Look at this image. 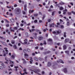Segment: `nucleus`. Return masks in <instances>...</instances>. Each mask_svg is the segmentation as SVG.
<instances>
[{"label":"nucleus","instance_id":"f257e3e1","mask_svg":"<svg viewBox=\"0 0 75 75\" xmlns=\"http://www.w3.org/2000/svg\"><path fill=\"white\" fill-rule=\"evenodd\" d=\"M23 71L24 72L23 74L21 73V71L19 72V73L20 74H21V75H25V74H26V75H27V74H28V73L27 72V69H26L25 68L24 69Z\"/></svg>","mask_w":75,"mask_h":75},{"label":"nucleus","instance_id":"f03ea898","mask_svg":"<svg viewBox=\"0 0 75 75\" xmlns=\"http://www.w3.org/2000/svg\"><path fill=\"white\" fill-rule=\"evenodd\" d=\"M16 14H20V13H21V10L19 8H16Z\"/></svg>","mask_w":75,"mask_h":75},{"label":"nucleus","instance_id":"7ed1b4c3","mask_svg":"<svg viewBox=\"0 0 75 75\" xmlns=\"http://www.w3.org/2000/svg\"><path fill=\"white\" fill-rule=\"evenodd\" d=\"M30 71H33L36 73V74H38L39 75H40V74L38 73V72H40V69H35V71H34L31 69Z\"/></svg>","mask_w":75,"mask_h":75},{"label":"nucleus","instance_id":"20e7f679","mask_svg":"<svg viewBox=\"0 0 75 75\" xmlns=\"http://www.w3.org/2000/svg\"><path fill=\"white\" fill-rule=\"evenodd\" d=\"M24 43H23L21 42H20L22 44H27V39H25V40H24Z\"/></svg>","mask_w":75,"mask_h":75},{"label":"nucleus","instance_id":"39448f33","mask_svg":"<svg viewBox=\"0 0 75 75\" xmlns=\"http://www.w3.org/2000/svg\"><path fill=\"white\" fill-rule=\"evenodd\" d=\"M43 37L42 36H39L38 38V39L39 41H41V40H43Z\"/></svg>","mask_w":75,"mask_h":75},{"label":"nucleus","instance_id":"423d86ee","mask_svg":"<svg viewBox=\"0 0 75 75\" xmlns=\"http://www.w3.org/2000/svg\"><path fill=\"white\" fill-rule=\"evenodd\" d=\"M47 41L48 42H50L51 43H52V40L51 39L49 38L47 40Z\"/></svg>","mask_w":75,"mask_h":75},{"label":"nucleus","instance_id":"0eeeda50","mask_svg":"<svg viewBox=\"0 0 75 75\" xmlns=\"http://www.w3.org/2000/svg\"><path fill=\"white\" fill-rule=\"evenodd\" d=\"M69 41V39H66L64 41L65 44H66L67 42H68Z\"/></svg>","mask_w":75,"mask_h":75},{"label":"nucleus","instance_id":"6e6552de","mask_svg":"<svg viewBox=\"0 0 75 75\" xmlns=\"http://www.w3.org/2000/svg\"><path fill=\"white\" fill-rule=\"evenodd\" d=\"M24 10L25 11H27V4H25L24 5Z\"/></svg>","mask_w":75,"mask_h":75},{"label":"nucleus","instance_id":"1a4fd4ad","mask_svg":"<svg viewBox=\"0 0 75 75\" xmlns=\"http://www.w3.org/2000/svg\"><path fill=\"white\" fill-rule=\"evenodd\" d=\"M4 50H5V51L6 52V54H8V50H7V48L5 47L4 48Z\"/></svg>","mask_w":75,"mask_h":75},{"label":"nucleus","instance_id":"9d476101","mask_svg":"<svg viewBox=\"0 0 75 75\" xmlns=\"http://www.w3.org/2000/svg\"><path fill=\"white\" fill-rule=\"evenodd\" d=\"M52 64H51V63L50 62H48L47 63V66L49 67H51V65Z\"/></svg>","mask_w":75,"mask_h":75},{"label":"nucleus","instance_id":"9b49d317","mask_svg":"<svg viewBox=\"0 0 75 75\" xmlns=\"http://www.w3.org/2000/svg\"><path fill=\"white\" fill-rule=\"evenodd\" d=\"M24 56L25 58H28V55L27 53L25 54Z\"/></svg>","mask_w":75,"mask_h":75},{"label":"nucleus","instance_id":"f8f14e48","mask_svg":"<svg viewBox=\"0 0 75 75\" xmlns=\"http://www.w3.org/2000/svg\"><path fill=\"white\" fill-rule=\"evenodd\" d=\"M63 50H66V49H67V46H66V45H64L63 46Z\"/></svg>","mask_w":75,"mask_h":75},{"label":"nucleus","instance_id":"ddd939ff","mask_svg":"<svg viewBox=\"0 0 75 75\" xmlns=\"http://www.w3.org/2000/svg\"><path fill=\"white\" fill-rule=\"evenodd\" d=\"M51 52L50 51H48L47 52H44V54H50Z\"/></svg>","mask_w":75,"mask_h":75},{"label":"nucleus","instance_id":"4468645a","mask_svg":"<svg viewBox=\"0 0 75 75\" xmlns=\"http://www.w3.org/2000/svg\"><path fill=\"white\" fill-rule=\"evenodd\" d=\"M57 34H61V30H59L57 31Z\"/></svg>","mask_w":75,"mask_h":75},{"label":"nucleus","instance_id":"2eb2a0df","mask_svg":"<svg viewBox=\"0 0 75 75\" xmlns=\"http://www.w3.org/2000/svg\"><path fill=\"white\" fill-rule=\"evenodd\" d=\"M65 52L66 54H67L68 55H69V51L66 50L65 51Z\"/></svg>","mask_w":75,"mask_h":75},{"label":"nucleus","instance_id":"dca6fc26","mask_svg":"<svg viewBox=\"0 0 75 75\" xmlns=\"http://www.w3.org/2000/svg\"><path fill=\"white\" fill-rule=\"evenodd\" d=\"M63 71L65 73H67V68H64L63 69Z\"/></svg>","mask_w":75,"mask_h":75},{"label":"nucleus","instance_id":"f3484780","mask_svg":"<svg viewBox=\"0 0 75 75\" xmlns=\"http://www.w3.org/2000/svg\"><path fill=\"white\" fill-rule=\"evenodd\" d=\"M12 28L11 27H10V28H9V29H10V31L11 32H12V31L13 32H14V30H12L11 29Z\"/></svg>","mask_w":75,"mask_h":75},{"label":"nucleus","instance_id":"a211bd4d","mask_svg":"<svg viewBox=\"0 0 75 75\" xmlns=\"http://www.w3.org/2000/svg\"><path fill=\"white\" fill-rule=\"evenodd\" d=\"M11 43L12 44H15V41L13 40H12L11 41Z\"/></svg>","mask_w":75,"mask_h":75},{"label":"nucleus","instance_id":"6ab92c4d","mask_svg":"<svg viewBox=\"0 0 75 75\" xmlns=\"http://www.w3.org/2000/svg\"><path fill=\"white\" fill-rule=\"evenodd\" d=\"M11 58H12L13 59H14L15 58V55H13L11 56Z\"/></svg>","mask_w":75,"mask_h":75},{"label":"nucleus","instance_id":"aec40b11","mask_svg":"<svg viewBox=\"0 0 75 75\" xmlns=\"http://www.w3.org/2000/svg\"><path fill=\"white\" fill-rule=\"evenodd\" d=\"M16 69L15 71H17L18 70L17 69V68H18V66H15L14 67Z\"/></svg>","mask_w":75,"mask_h":75},{"label":"nucleus","instance_id":"412c9836","mask_svg":"<svg viewBox=\"0 0 75 75\" xmlns=\"http://www.w3.org/2000/svg\"><path fill=\"white\" fill-rule=\"evenodd\" d=\"M18 30L20 31L21 30V31H24V29H23V28H20L19 29H18Z\"/></svg>","mask_w":75,"mask_h":75},{"label":"nucleus","instance_id":"4be33fe9","mask_svg":"<svg viewBox=\"0 0 75 75\" xmlns=\"http://www.w3.org/2000/svg\"><path fill=\"white\" fill-rule=\"evenodd\" d=\"M59 62H60L61 63H62V64H64V62H63V61L62 60H59Z\"/></svg>","mask_w":75,"mask_h":75},{"label":"nucleus","instance_id":"5701e85b","mask_svg":"<svg viewBox=\"0 0 75 75\" xmlns=\"http://www.w3.org/2000/svg\"><path fill=\"white\" fill-rule=\"evenodd\" d=\"M13 28L15 30H17V29H18V28H17V27H15Z\"/></svg>","mask_w":75,"mask_h":75},{"label":"nucleus","instance_id":"b1692460","mask_svg":"<svg viewBox=\"0 0 75 75\" xmlns=\"http://www.w3.org/2000/svg\"><path fill=\"white\" fill-rule=\"evenodd\" d=\"M31 12L32 13H33V12H34V10H29V13L30 14Z\"/></svg>","mask_w":75,"mask_h":75},{"label":"nucleus","instance_id":"393cba45","mask_svg":"<svg viewBox=\"0 0 75 75\" xmlns=\"http://www.w3.org/2000/svg\"><path fill=\"white\" fill-rule=\"evenodd\" d=\"M10 20L12 23H14V20L13 19H10Z\"/></svg>","mask_w":75,"mask_h":75},{"label":"nucleus","instance_id":"a878e982","mask_svg":"<svg viewBox=\"0 0 75 75\" xmlns=\"http://www.w3.org/2000/svg\"><path fill=\"white\" fill-rule=\"evenodd\" d=\"M9 61L10 62V64H14V62H13L12 61H11L10 60H9Z\"/></svg>","mask_w":75,"mask_h":75},{"label":"nucleus","instance_id":"bb28decb","mask_svg":"<svg viewBox=\"0 0 75 75\" xmlns=\"http://www.w3.org/2000/svg\"><path fill=\"white\" fill-rule=\"evenodd\" d=\"M64 4H65V3L62 2H61L59 3V4H60V5H64Z\"/></svg>","mask_w":75,"mask_h":75},{"label":"nucleus","instance_id":"cd10ccee","mask_svg":"<svg viewBox=\"0 0 75 75\" xmlns=\"http://www.w3.org/2000/svg\"><path fill=\"white\" fill-rule=\"evenodd\" d=\"M59 9L60 10H64V8L62 6H61L60 7Z\"/></svg>","mask_w":75,"mask_h":75},{"label":"nucleus","instance_id":"c85d7f7f","mask_svg":"<svg viewBox=\"0 0 75 75\" xmlns=\"http://www.w3.org/2000/svg\"><path fill=\"white\" fill-rule=\"evenodd\" d=\"M64 37H67V35H66V32L64 33Z\"/></svg>","mask_w":75,"mask_h":75},{"label":"nucleus","instance_id":"c756f323","mask_svg":"<svg viewBox=\"0 0 75 75\" xmlns=\"http://www.w3.org/2000/svg\"><path fill=\"white\" fill-rule=\"evenodd\" d=\"M43 44L44 45H46L47 44V43L46 42V41L45 40H44Z\"/></svg>","mask_w":75,"mask_h":75},{"label":"nucleus","instance_id":"7c9ffc66","mask_svg":"<svg viewBox=\"0 0 75 75\" xmlns=\"http://www.w3.org/2000/svg\"><path fill=\"white\" fill-rule=\"evenodd\" d=\"M23 51L24 53H26L27 52V50H26L25 49L23 50Z\"/></svg>","mask_w":75,"mask_h":75},{"label":"nucleus","instance_id":"2f4dec72","mask_svg":"<svg viewBox=\"0 0 75 75\" xmlns=\"http://www.w3.org/2000/svg\"><path fill=\"white\" fill-rule=\"evenodd\" d=\"M34 59L35 60V61H38V59H37V58H36V57H35L34 58Z\"/></svg>","mask_w":75,"mask_h":75},{"label":"nucleus","instance_id":"473e14b6","mask_svg":"<svg viewBox=\"0 0 75 75\" xmlns=\"http://www.w3.org/2000/svg\"><path fill=\"white\" fill-rule=\"evenodd\" d=\"M13 47L15 49H17V46H16V45H14Z\"/></svg>","mask_w":75,"mask_h":75},{"label":"nucleus","instance_id":"72a5a7b5","mask_svg":"<svg viewBox=\"0 0 75 75\" xmlns=\"http://www.w3.org/2000/svg\"><path fill=\"white\" fill-rule=\"evenodd\" d=\"M25 35L26 37H28V33H25Z\"/></svg>","mask_w":75,"mask_h":75},{"label":"nucleus","instance_id":"f704fd0d","mask_svg":"<svg viewBox=\"0 0 75 75\" xmlns=\"http://www.w3.org/2000/svg\"><path fill=\"white\" fill-rule=\"evenodd\" d=\"M38 14H34V17H37V16H38Z\"/></svg>","mask_w":75,"mask_h":75},{"label":"nucleus","instance_id":"c9c22d12","mask_svg":"<svg viewBox=\"0 0 75 75\" xmlns=\"http://www.w3.org/2000/svg\"><path fill=\"white\" fill-rule=\"evenodd\" d=\"M33 60H30V64H33Z\"/></svg>","mask_w":75,"mask_h":75},{"label":"nucleus","instance_id":"e433bc0d","mask_svg":"<svg viewBox=\"0 0 75 75\" xmlns=\"http://www.w3.org/2000/svg\"><path fill=\"white\" fill-rule=\"evenodd\" d=\"M67 14H68V15H71V12H68Z\"/></svg>","mask_w":75,"mask_h":75},{"label":"nucleus","instance_id":"4c0bfd02","mask_svg":"<svg viewBox=\"0 0 75 75\" xmlns=\"http://www.w3.org/2000/svg\"><path fill=\"white\" fill-rule=\"evenodd\" d=\"M54 13H55V11H54L52 12V16H54Z\"/></svg>","mask_w":75,"mask_h":75},{"label":"nucleus","instance_id":"58836bf2","mask_svg":"<svg viewBox=\"0 0 75 75\" xmlns=\"http://www.w3.org/2000/svg\"><path fill=\"white\" fill-rule=\"evenodd\" d=\"M37 22H38V21L37 20H35L34 21V23H37Z\"/></svg>","mask_w":75,"mask_h":75},{"label":"nucleus","instance_id":"ea45409f","mask_svg":"<svg viewBox=\"0 0 75 75\" xmlns=\"http://www.w3.org/2000/svg\"><path fill=\"white\" fill-rule=\"evenodd\" d=\"M45 17V15H44L42 17V20H44Z\"/></svg>","mask_w":75,"mask_h":75},{"label":"nucleus","instance_id":"a19ab883","mask_svg":"<svg viewBox=\"0 0 75 75\" xmlns=\"http://www.w3.org/2000/svg\"><path fill=\"white\" fill-rule=\"evenodd\" d=\"M51 20L50 19H48V21L49 23H50V22H51Z\"/></svg>","mask_w":75,"mask_h":75},{"label":"nucleus","instance_id":"79ce46f5","mask_svg":"<svg viewBox=\"0 0 75 75\" xmlns=\"http://www.w3.org/2000/svg\"><path fill=\"white\" fill-rule=\"evenodd\" d=\"M8 45L11 46V47H13V45H11V43H8Z\"/></svg>","mask_w":75,"mask_h":75},{"label":"nucleus","instance_id":"37998d69","mask_svg":"<svg viewBox=\"0 0 75 75\" xmlns=\"http://www.w3.org/2000/svg\"><path fill=\"white\" fill-rule=\"evenodd\" d=\"M72 13H73L74 15H75V12H74V11H71Z\"/></svg>","mask_w":75,"mask_h":75},{"label":"nucleus","instance_id":"c03bdc74","mask_svg":"<svg viewBox=\"0 0 75 75\" xmlns=\"http://www.w3.org/2000/svg\"><path fill=\"white\" fill-rule=\"evenodd\" d=\"M21 27H23L24 26V24L23 23H21Z\"/></svg>","mask_w":75,"mask_h":75},{"label":"nucleus","instance_id":"a18cd8bd","mask_svg":"<svg viewBox=\"0 0 75 75\" xmlns=\"http://www.w3.org/2000/svg\"><path fill=\"white\" fill-rule=\"evenodd\" d=\"M54 27V26H53L51 24L50 25V27Z\"/></svg>","mask_w":75,"mask_h":75},{"label":"nucleus","instance_id":"49530a36","mask_svg":"<svg viewBox=\"0 0 75 75\" xmlns=\"http://www.w3.org/2000/svg\"><path fill=\"white\" fill-rule=\"evenodd\" d=\"M27 50L28 52H30V50L29 49H27Z\"/></svg>","mask_w":75,"mask_h":75},{"label":"nucleus","instance_id":"de8ad7c7","mask_svg":"<svg viewBox=\"0 0 75 75\" xmlns=\"http://www.w3.org/2000/svg\"><path fill=\"white\" fill-rule=\"evenodd\" d=\"M23 64H26L27 63V62L26 61L24 60L23 62Z\"/></svg>","mask_w":75,"mask_h":75},{"label":"nucleus","instance_id":"09e8293b","mask_svg":"<svg viewBox=\"0 0 75 75\" xmlns=\"http://www.w3.org/2000/svg\"><path fill=\"white\" fill-rule=\"evenodd\" d=\"M61 28H64V26H63V25H61Z\"/></svg>","mask_w":75,"mask_h":75},{"label":"nucleus","instance_id":"8fccbe9b","mask_svg":"<svg viewBox=\"0 0 75 75\" xmlns=\"http://www.w3.org/2000/svg\"><path fill=\"white\" fill-rule=\"evenodd\" d=\"M17 38V36H14V37L13 38V39H15V38Z\"/></svg>","mask_w":75,"mask_h":75},{"label":"nucleus","instance_id":"3c124183","mask_svg":"<svg viewBox=\"0 0 75 75\" xmlns=\"http://www.w3.org/2000/svg\"><path fill=\"white\" fill-rule=\"evenodd\" d=\"M69 25V23L68 22L67 23V25L68 26Z\"/></svg>","mask_w":75,"mask_h":75},{"label":"nucleus","instance_id":"603ef678","mask_svg":"<svg viewBox=\"0 0 75 75\" xmlns=\"http://www.w3.org/2000/svg\"><path fill=\"white\" fill-rule=\"evenodd\" d=\"M10 25H9V24H6V27H9V26Z\"/></svg>","mask_w":75,"mask_h":75},{"label":"nucleus","instance_id":"864d4df0","mask_svg":"<svg viewBox=\"0 0 75 75\" xmlns=\"http://www.w3.org/2000/svg\"><path fill=\"white\" fill-rule=\"evenodd\" d=\"M52 33L53 34H56V33H56V32H55V31H54L52 32Z\"/></svg>","mask_w":75,"mask_h":75},{"label":"nucleus","instance_id":"5fc2aeb1","mask_svg":"<svg viewBox=\"0 0 75 75\" xmlns=\"http://www.w3.org/2000/svg\"><path fill=\"white\" fill-rule=\"evenodd\" d=\"M70 4L71 6H74V4L72 2H71Z\"/></svg>","mask_w":75,"mask_h":75},{"label":"nucleus","instance_id":"6e6d98bb","mask_svg":"<svg viewBox=\"0 0 75 75\" xmlns=\"http://www.w3.org/2000/svg\"><path fill=\"white\" fill-rule=\"evenodd\" d=\"M9 15L10 16H13V14L11 13H9Z\"/></svg>","mask_w":75,"mask_h":75},{"label":"nucleus","instance_id":"4d7b16f0","mask_svg":"<svg viewBox=\"0 0 75 75\" xmlns=\"http://www.w3.org/2000/svg\"><path fill=\"white\" fill-rule=\"evenodd\" d=\"M42 74H45V72L44 71H42Z\"/></svg>","mask_w":75,"mask_h":75},{"label":"nucleus","instance_id":"13d9d810","mask_svg":"<svg viewBox=\"0 0 75 75\" xmlns=\"http://www.w3.org/2000/svg\"><path fill=\"white\" fill-rule=\"evenodd\" d=\"M30 61L33 60V58H32L31 57H30Z\"/></svg>","mask_w":75,"mask_h":75},{"label":"nucleus","instance_id":"bf43d9fd","mask_svg":"<svg viewBox=\"0 0 75 75\" xmlns=\"http://www.w3.org/2000/svg\"><path fill=\"white\" fill-rule=\"evenodd\" d=\"M16 24H17V25L18 27H19V26H18V23H17V22H16Z\"/></svg>","mask_w":75,"mask_h":75},{"label":"nucleus","instance_id":"052dcab7","mask_svg":"<svg viewBox=\"0 0 75 75\" xmlns=\"http://www.w3.org/2000/svg\"><path fill=\"white\" fill-rule=\"evenodd\" d=\"M39 60H40V61H42V59L41 58H39Z\"/></svg>","mask_w":75,"mask_h":75},{"label":"nucleus","instance_id":"680f3d73","mask_svg":"<svg viewBox=\"0 0 75 75\" xmlns=\"http://www.w3.org/2000/svg\"><path fill=\"white\" fill-rule=\"evenodd\" d=\"M0 38L2 40H3L4 39V38L3 37H1V36H0Z\"/></svg>","mask_w":75,"mask_h":75},{"label":"nucleus","instance_id":"e2e57ef3","mask_svg":"<svg viewBox=\"0 0 75 75\" xmlns=\"http://www.w3.org/2000/svg\"><path fill=\"white\" fill-rule=\"evenodd\" d=\"M32 55L33 56H34V55H35V53H32Z\"/></svg>","mask_w":75,"mask_h":75},{"label":"nucleus","instance_id":"0e129e2a","mask_svg":"<svg viewBox=\"0 0 75 75\" xmlns=\"http://www.w3.org/2000/svg\"><path fill=\"white\" fill-rule=\"evenodd\" d=\"M68 6L69 7V8H71V6H70V5H68Z\"/></svg>","mask_w":75,"mask_h":75},{"label":"nucleus","instance_id":"69168bd1","mask_svg":"<svg viewBox=\"0 0 75 75\" xmlns=\"http://www.w3.org/2000/svg\"><path fill=\"white\" fill-rule=\"evenodd\" d=\"M8 55H9V56H11V53H9L8 54Z\"/></svg>","mask_w":75,"mask_h":75},{"label":"nucleus","instance_id":"338daca9","mask_svg":"<svg viewBox=\"0 0 75 75\" xmlns=\"http://www.w3.org/2000/svg\"><path fill=\"white\" fill-rule=\"evenodd\" d=\"M43 6H45V2H44L43 3Z\"/></svg>","mask_w":75,"mask_h":75},{"label":"nucleus","instance_id":"774afa93","mask_svg":"<svg viewBox=\"0 0 75 75\" xmlns=\"http://www.w3.org/2000/svg\"><path fill=\"white\" fill-rule=\"evenodd\" d=\"M6 33H8V29H6Z\"/></svg>","mask_w":75,"mask_h":75}]
</instances>
